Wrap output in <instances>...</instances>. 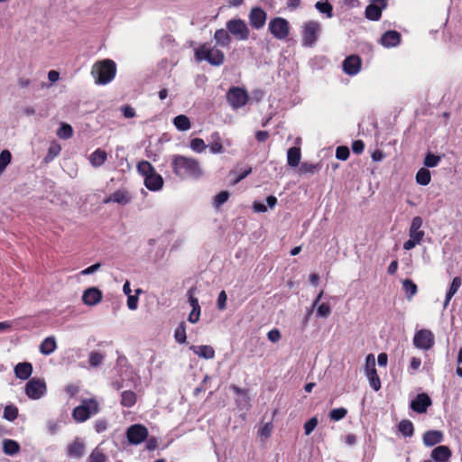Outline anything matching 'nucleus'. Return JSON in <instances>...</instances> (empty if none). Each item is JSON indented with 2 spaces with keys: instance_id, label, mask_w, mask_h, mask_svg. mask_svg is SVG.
Wrapping results in <instances>:
<instances>
[{
  "instance_id": "f257e3e1",
  "label": "nucleus",
  "mask_w": 462,
  "mask_h": 462,
  "mask_svg": "<svg viewBox=\"0 0 462 462\" xmlns=\"http://www.w3.org/2000/svg\"><path fill=\"white\" fill-rule=\"evenodd\" d=\"M171 167L174 174L180 179H199L202 175L199 162L183 155H172Z\"/></svg>"
},
{
  "instance_id": "f03ea898",
  "label": "nucleus",
  "mask_w": 462,
  "mask_h": 462,
  "mask_svg": "<svg viewBox=\"0 0 462 462\" xmlns=\"http://www.w3.org/2000/svg\"><path fill=\"white\" fill-rule=\"evenodd\" d=\"M116 73V65L112 60H102L94 63L91 74L98 85H106L112 81Z\"/></svg>"
},
{
  "instance_id": "7ed1b4c3",
  "label": "nucleus",
  "mask_w": 462,
  "mask_h": 462,
  "mask_svg": "<svg viewBox=\"0 0 462 462\" xmlns=\"http://www.w3.org/2000/svg\"><path fill=\"white\" fill-rule=\"evenodd\" d=\"M138 172L144 179L145 187L152 190H160L163 186L162 177L156 172L154 167L147 161H142L137 164Z\"/></svg>"
},
{
  "instance_id": "20e7f679",
  "label": "nucleus",
  "mask_w": 462,
  "mask_h": 462,
  "mask_svg": "<svg viewBox=\"0 0 462 462\" xmlns=\"http://www.w3.org/2000/svg\"><path fill=\"white\" fill-rule=\"evenodd\" d=\"M195 59L199 62L206 60L212 66H220L224 63L225 55L220 50L204 43L195 50Z\"/></svg>"
},
{
  "instance_id": "39448f33",
  "label": "nucleus",
  "mask_w": 462,
  "mask_h": 462,
  "mask_svg": "<svg viewBox=\"0 0 462 462\" xmlns=\"http://www.w3.org/2000/svg\"><path fill=\"white\" fill-rule=\"evenodd\" d=\"M97 411L98 403L96 400H84L79 406L73 410L72 416L78 422H83L91 415L97 413Z\"/></svg>"
},
{
  "instance_id": "423d86ee",
  "label": "nucleus",
  "mask_w": 462,
  "mask_h": 462,
  "mask_svg": "<svg viewBox=\"0 0 462 462\" xmlns=\"http://www.w3.org/2000/svg\"><path fill=\"white\" fill-rule=\"evenodd\" d=\"M321 32L320 23L317 21H309L302 26V44L306 47L315 45Z\"/></svg>"
},
{
  "instance_id": "0eeeda50",
  "label": "nucleus",
  "mask_w": 462,
  "mask_h": 462,
  "mask_svg": "<svg viewBox=\"0 0 462 462\" xmlns=\"http://www.w3.org/2000/svg\"><path fill=\"white\" fill-rule=\"evenodd\" d=\"M226 99L232 108L238 109L245 106L249 100V95L243 88L232 87L226 93Z\"/></svg>"
},
{
  "instance_id": "6e6552de",
  "label": "nucleus",
  "mask_w": 462,
  "mask_h": 462,
  "mask_svg": "<svg viewBox=\"0 0 462 462\" xmlns=\"http://www.w3.org/2000/svg\"><path fill=\"white\" fill-rule=\"evenodd\" d=\"M228 32L238 41H245L249 38V28L245 21L232 19L226 23Z\"/></svg>"
},
{
  "instance_id": "1a4fd4ad",
  "label": "nucleus",
  "mask_w": 462,
  "mask_h": 462,
  "mask_svg": "<svg viewBox=\"0 0 462 462\" xmlns=\"http://www.w3.org/2000/svg\"><path fill=\"white\" fill-rule=\"evenodd\" d=\"M270 32L279 40L285 39L290 32L289 23L281 17H276L269 23Z\"/></svg>"
},
{
  "instance_id": "9d476101",
  "label": "nucleus",
  "mask_w": 462,
  "mask_h": 462,
  "mask_svg": "<svg viewBox=\"0 0 462 462\" xmlns=\"http://www.w3.org/2000/svg\"><path fill=\"white\" fill-rule=\"evenodd\" d=\"M434 342V335L429 329L417 331L413 337V345L419 349L429 350L433 346Z\"/></svg>"
},
{
  "instance_id": "9b49d317",
  "label": "nucleus",
  "mask_w": 462,
  "mask_h": 462,
  "mask_svg": "<svg viewBox=\"0 0 462 462\" xmlns=\"http://www.w3.org/2000/svg\"><path fill=\"white\" fill-rule=\"evenodd\" d=\"M126 437L129 443L138 445L148 437V430L143 425L134 424L127 429Z\"/></svg>"
},
{
  "instance_id": "f8f14e48",
  "label": "nucleus",
  "mask_w": 462,
  "mask_h": 462,
  "mask_svg": "<svg viewBox=\"0 0 462 462\" xmlns=\"http://www.w3.org/2000/svg\"><path fill=\"white\" fill-rule=\"evenodd\" d=\"M386 5L387 0H371V4L365 8V17L371 21H378Z\"/></svg>"
},
{
  "instance_id": "ddd939ff",
  "label": "nucleus",
  "mask_w": 462,
  "mask_h": 462,
  "mask_svg": "<svg viewBox=\"0 0 462 462\" xmlns=\"http://www.w3.org/2000/svg\"><path fill=\"white\" fill-rule=\"evenodd\" d=\"M194 291H195V288H190L188 291L189 303L192 308V310L188 317V320L192 324H195L199 320L200 312H201L199 300L196 297H194Z\"/></svg>"
},
{
  "instance_id": "4468645a",
  "label": "nucleus",
  "mask_w": 462,
  "mask_h": 462,
  "mask_svg": "<svg viewBox=\"0 0 462 462\" xmlns=\"http://www.w3.org/2000/svg\"><path fill=\"white\" fill-rule=\"evenodd\" d=\"M103 292L97 287H90L84 291L82 301L87 306H96L102 301Z\"/></svg>"
},
{
  "instance_id": "2eb2a0df",
  "label": "nucleus",
  "mask_w": 462,
  "mask_h": 462,
  "mask_svg": "<svg viewBox=\"0 0 462 462\" xmlns=\"http://www.w3.org/2000/svg\"><path fill=\"white\" fill-rule=\"evenodd\" d=\"M266 18V13L260 7L252 8L249 14L250 24L256 30H259L264 26Z\"/></svg>"
},
{
  "instance_id": "dca6fc26",
  "label": "nucleus",
  "mask_w": 462,
  "mask_h": 462,
  "mask_svg": "<svg viewBox=\"0 0 462 462\" xmlns=\"http://www.w3.org/2000/svg\"><path fill=\"white\" fill-rule=\"evenodd\" d=\"M361 59L356 55H350L343 61V70L346 74L354 76L360 71Z\"/></svg>"
},
{
  "instance_id": "f3484780",
  "label": "nucleus",
  "mask_w": 462,
  "mask_h": 462,
  "mask_svg": "<svg viewBox=\"0 0 462 462\" xmlns=\"http://www.w3.org/2000/svg\"><path fill=\"white\" fill-rule=\"evenodd\" d=\"M430 405L431 400L426 393L418 394L416 398L411 402V408L418 413L426 412L428 407Z\"/></svg>"
},
{
  "instance_id": "a211bd4d",
  "label": "nucleus",
  "mask_w": 462,
  "mask_h": 462,
  "mask_svg": "<svg viewBox=\"0 0 462 462\" xmlns=\"http://www.w3.org/2000/svg\"><path fill=\"white\" fill-rule=\"evenodd\" d=\"M47 392L46 383L43 379L31 378V399H40Z\"/></svg>"
},
{
  "instance_id": "6ab92c4d",
  "label": "nucleus",
  "mask_w": 462,
  "mask_h": 462,
  "mask_svg": "<svg viewBox=\"0 0 462 462\" xmlns=\"http://www.w3.org/2000/svg\"><path fill=\"white\" fill-rule=\"evenodd\" d=\"M401 34L396 31H387L380 40V43L385 48L396 47L401 43Z\"/></svg>"
},
{
  "instance_id": "aec40b11",
  "label": "nucleus",
  "mask_w": 462,
  "mask_h": 462,
  "mask_svg": "<svg viewBox=\"0 0 462 462\" xmlns=\"http://www.w3.org/2000/svg\"><path fill=\"white\" fill-rule=\"evenodd\" d=\"M451 455V450L448 446H438L437 448L432 449L430 453V457L435 462H448Z\"/></svg>"
},
{
  "instance_id": "412c9836",
  "label": "nucleus",
  "mask_w": 462,
  "mask_h": 462,
  "mask_svg": "<svg viewBox=\"0 0 462 462\" xmlns=\"http://www.w3.org/2000/svg\"><path fill=\"white\" fill-rule=\"evenodd\" d=\"M84 451L85 445L83 441L79 438L75 439V440L67 448L68 456L74 458L81 457L84 455Z\"/></svg>"
},
{
  "instance_id": "4be33fe9",
  "label": "nucleus",
  "mask_w": 462,
  "mask_h": 462,
  "mask_svg": "<svg viewBox=\"0 0 462 462\" xmlns=\"http://www.w3.org/2000/svg\"><path fill=\"white\" fill-rule=\"evenodd\" d=\"M443 440V433L440 430H428L423 435V444L426 447H432Z\"/></svg>"
},
{
  "instance_id": "5701e85b",
  "label": "nucleus",
  "mask_w": 462,
  "mask_h": 462,
  "mask_svg": "<svg viewBox=\"0 0 462 462\" xmlns=\"http://www.w3.org/2000/svg\"><path fill=\"white\" fill-rule=\"evenodd\" d=\"M57 348V342L54 336L47 337L42 340L39 346V350L41 354L44 356H49L52 354Z\"/></svg>"
},
{
  "instance_id": "b1692460",
  "label": "nucleus",
  "mask_w": 462,
  "mask_h": 462,
  "mask_svg": "<svg viewBox=\"0 0 462 462\" xmlns=\"http://www.w3.org/2000/svg\"><path fill=\"white\" fill-rule=\"evenodd\" d=\"M190 350L199 357L205 359H212L215 356V350L210 346H191Z\"/></svg>"
},
{
  "instance_id": "393cba45",
  "label": "nucleus",
  "mask_w": 462,
  "mask_h": 462,
  "mask_svg": "<svg viewBox=\"0 0 462 462\" xmlns=\"http://www.w3.org/2000/svg\"><path fill=\"white\" fill-rule=\"evenodd\" d=\"M462 280L460 277H455L449 286L448 291L446 293V298L444 300L443 307L446 309L451 300L452 297L457 292L458 289L461 287Z\"/></svg>"
},
{
  "instance_id": "a878e982",
  "label": "nucleus",
  "mask_w": 462,
  "mask_h": 462,
  "mask_svg": "<svg viewBox=\"0 0 462 462\" xmlns=\"http://www.w3.org/2000/svg\"><path fill=\"white\" fill-rule=\"evenodd\" d=\"M106 159V152L101 149H97L89 156V162L94 167H99L103 165Z\"/></svg>"
},
{
  "instance_id": "bb28decb",
  "label": "nucleus",
  "mask_w": 462,
  "mask_h": 462,
  "mask_svg": "<svg viewBox=\"0 0 462 462\" xmlns=\"http://www.w3.org/2000/svg\"><path fill=\"white\" fill-rule=\"evenodd\" d=\"M300 149L299 147H291L287 152V162L291 167H296L300 161Z\"/></svg>"
},
{
  "instance_id": "cd10ccee",
  "label": "nucleus",
  "mask_w": 462,
  "mask_h": 462,
  "mask_svg": "<svg viewBox=\"0 0 462 462\" xmlns=\"http://www.w3.org/2000/svg\"><path fill=\"white\" fill-rule=\"evenodd\" d=\"M211 142L208 144L209 150L212 153H222L224 152V148L221 143V138L217 132H215L211 134Z\"/></svg>"
},
{
  "instance_id": "c85d7f7f",
  "label": "nucleus",
  "mask_w": 462,
  "mask_h": 462,
  "mask_svg": "<svg viewBox=\"0 0 462 462\" xmlns=\"http://www.w3.org/2000/svg\"><path fill=\"white\" fill-rule=\"evenodd\" d=\"M20 450V445L13 439H5L3 441V451L5 455L14 456Z\"/></svg>"
},
{
  "instance_id": "c756f323",
  "label": "nucleus",
  "mask_w": 462,
  "mask_h": 462,
  "mask_svg": "<svg viewBox=\"0 0 462 462\" xmlns=\"http://www.w3.org/2000/svg\"><path fill=\"white\" fill-rule=\"evenodd\" d=\"M214 39L216 40L217 43L222 47H228L231 42V38L228 34V32L224 29L217 30L214 35Z\"/></svg>"
},
{
  "instance_id": "7c9ffc66",
  "label": "nucleus",
  "mask_w": 462,
  "mask_h": 462,
  "mask_svg": "<svg viewBox=\"0 0 462 462\" xmlns=\"http://www.w3.org/2000/svg\"><path fill=\"white\" fill-rule=\"evenodd\" d=\"M136 394L133 391H124L121 393V404L124 407H133L136 402Z\"/></svg>"
},
{
  "instance_id": "2f4dec72",
  "label": "nucleus",
  "mask_w": 462,
  "mask_h": 462,
  "mask_svg": "<svg viewBox=\"0 0 462 462\" xmlns=\"http://www.w3.org/2000/svg\"><path fill=\"white\" fill-rule=\"evenodd\" d=\"M366 377L369 381L370 386L375 391L381 388V381L377 374L376 369L365 370Z\"/></svg>"
},
{
  "instance_id": "473e14b6",
  "label": "nucleus",
  "mask_w": 462,
  "mask_h": 462,
  "mask_svg": "<svg viewBox=\"0 0 462 462\" xmlns=\"http://www.w3.org/2000/svg\"><path fill=\"white\" fill-rule=\"evenodd\" d=\"M129 197L125 191L116 190L114 192L106 202H116L118 204L125 205L129 202Z\"/></svg>"
},
{
  "instance_id": "72a5a7b5",
  "label": "nucleus",
  "mask_w": 462,
  "mask_h": 462,
  "mask_svg": "<svg viewBox=\"0 0 462 462\" xmlns=\"http://www.w3.org/2000/svg\"><path fill=\"white\" fill-rule=\"evenodd\" d=\"M173 124L180 131H187L190 128V121L185 115H180L174 117Z\"/></svg>"
},
{
  "instance_id": "f704fd0d",
  "label": "nucleus",
  "mask_w": 462,
  "mask_h": 462,
  "mask_svg": "<svg viewBox=\"0 0 462 462\" xmlns=\"http://www.w3.org/2000/svg\"><path fill=\"white\" fill-rule=\"evenodd\" d=\"M431 180L430 171L427 168H420L416 173V181L418 184L426 186Z\"/></svg>"
},
{
  "instance_id": "c9c22d12",
  "label": "nucleus",
  "mask_w": 462,
  "mask_h": 462,
  "mask_svg": "<svg viewBox=\"0 0 462 462\" xmlns=\"http://www.w3.org/2000/svg\"><path fill=\"white\" fill-rule=\"evenodd\" d=\"M398 430L404 437H411L414 433L413 424L409 420H401L398 425Z\"/></svg>"
},
{
  "instance_id": "e433bc0d",
  "label": "nucleus",
  "mask_w": 462,
  "mask_h": 462,
  "mask_svg": "<svg viewBox=\"0 0 462 462\" xmlns=\"http://www.w3.org/2000/svg\"><path fill=\"white\" fill-rule=\"evenodd\" d=\"M402 288L405 291L406 298L411 300V298L417 293V285L410 279H406L402 282Z\"/></svg>"
},
{
  "instance_id": "4c0bfd02",
  "label": "nucleus",
  "mask_w": 462,
  "mask_h": 462,
  "mask_svg": "<svg viewBox=\"0 0 462 462\" xmlns=\"http://www.w3.org/2000/svg\"><path fill=\"white\" fill-rule=\"evenodd\" d=\"M315 7L319 13L325 14L328 18L333 16V6L328 3V0L318 1L315 5Z\"/></svg>"
},
{
  "instance_id": "58836bf2",
  "label": "nucleus",
  "mask_w": 462,
  "mask_h": 462,
  "mask_svg": "<svg viewBox=\"0 0 462 462\" xmlns=\"http://www.w3.org/2000/svg\"><path fill=\"white\" fill-rule=\"evenodd\" d=\"M105 354L97 351H92L89 353L88 357V363L91 367H97L99 366L104 359H105Z\"/></svg>"
},
{
  "instance_id": "ea45409f",
  "label": "nucleus",
  "mask_w": 462,
  "mask_h": 462,
  "mask_svg": "<svg viewBox=\"0 0 462 462\" xmlns=\"http://www.w3.org/2000/svg\"><path fill=\"white\" fill-rule=\"evenodd\" d=\"M15 375L20 378L26 380L29 378V363L23 362L18 364L14 368Z\"/></svg>"
},
{
  "instance_id": "a19ab883",
  "label": "nucleus",
  "mask_w": 462,
  "mask_h": 462,
  "mask_svg": "<svg viewBox=\"0 0 462 462\" xmlns=\"http://www.w3.org/2000/svg\"><path fill=\"white\" fill-rule=\"evenodd\" d=\"M57 135L61 139H69L73 135V128L70 125L63 123L57 131Z\"/></svg>"
},
{
  "instance_id": "79ce46f5",
  "label": "nucleus",
  "mask_w": 462,
  "mask_h": 462,
  "mask_svg": "<svg viewBox=\"0 0 462 462\" xmlns=\"http://www.w3.org/2000/svg\"><path fill=\"white\" fill-rule=\"evenodd\" d=\"M174 338L175 340L180 343L183 344L186 342L187 336H186V325L184 322H181L175 329L174 331Z\"/></svg>"
},
{
  "instance_id": "37998d69",
  "label": "nucleus",
  "mask_w": 462,
  "mask_h": 462,
  "mask_svg": "<svg viewBox=\"0 0 462 462\" xmlns=\"http://www.w3.org/2000/svg\"><path fill=\"white\" fill-rule=\"evenodd\" d=\"M60 150L61 148L60 144L52 143L49 147L48 153L44 158V162L46 163L51 162L56 156L60 154Z\"/></svg>"
},
{
  "instance_id": "c03bdc74",
  "label": "nucleus",
  "mask_w": 462,
  "mask_h": 462,
  "mask_svg": "<svg viewBox=\"0 0 462 462\" xmlns=\"http://www.w3.org/2000/svg\"><path fill=\"white\" fill-rule=\"evenodd\" d=\"M12 155L8 150H4L0 153V175L5 171L7 165L11 162Z\"/></svg>"
},
{
  "instance_id": "a18cd8bd",
  "label": "nucleus",
  "mask_w": 462,
  "mask_h": 462,
  "mask_svg": "<svg viewBox=\"0 0 462 462\" xmlns=\"http://www.w3.org/2000/svg\"><path fill=\"white\" fill-rule=\"evenodd\" d=\"M440 161L441 157L439 155L428 152L424 158V165L428 168H433L438 166Z\"/></svg>"
},
{
  "instance_id": "49530a36",
  "label": "nucleus",
  "mask_w": 462,
  "mask_h": 462,
  "mask_svg": "<svg viewBox=\"0 0 462 462\" xmlns=\"http://www.w3.org/2000/svg\"><path fill=\"white\" fill-rule=\"evenodd\" d=\"M18 415V410L14 405H7L4 411V418L9 421H13Z\"/></svg>"
},
{
  "instance_id": "de8ad7c7",
  "label": "nucleus",
  "mask_w": 462,
  "mask_h": 462,
  "mask_svg": "<svg viewBox=\"0 0 462 462\" xmlns=\"http://www.w3.org/2000/svg\"><path fill=\"white\" fill-rule=\"evenodd\" d=\"M346 413H347V411H346V409H345V408L333 409V410L329 412V418H330L332 420L337 421V420H342L343 418H345V416L346 415Z\"/></svg>"
},
{
  "instance_id": "09e8293b",
  "label": "nucleus",
  "mask_w": 462,
  "mask_h": 462,
  "mask_svg": "<svg viewBox=\"0 0 462 462\" xmlns=\"http://www.w3.org/2000/svg\"><path fill=\"white\" fill-rule=\"evenodd\" d=\"M190 148L194 152H202L207 148V145L202 139L194 138L190 141Z\"/></svg>"
},
{
  "instance_id": "8fccbe9b",
  "label": "nucleus",
  "mask_w": 462,
  "mask_h": 462,
  "mask_svg": "<svg viewBox=\"0 0 462 462\" xmlns=\"http://www.w3.org/2000/svg\"><path fill=\"white\" fill-rule=\"evenodd\" d=\"M425 236V232L420 229L410 228L409 236L415 242L421 243Z\"/></svg>"
},
{
  "instance_id": "3c124183",
  "label": "nucleus",
  "mask_w": 462,
  "mask_h": 462,
  "mask_svg": "<svg viewBox=\"0 0 462 462\" xmlns=\"http://www.w3.org/2000/svg\"><path fill=\"white\" fill-rule=\"evenodd\" d=\"M89 462H106V457L97 448L94 449L88 457Z\"/></svg>"
},
{
  "instance_id": "603ef678",
  "label": "nucleus",
  "mask_w": 462,
  "mask_h": 462,
  "mask_svg": "<svg viewBox=\"0 0 462 462\" xmlns=\"http://www.w3.org/2000/svg\"><path fill=\"white\" fill-rule=\"evenodd\" d=\"M331 314V308L328 303H322L317 309V315L320 318H328Z\"/></svg>"
},
{
  "instance_id": "864d4df0",
  "label": "nucleus",
  "mask_w": 462,
  "mask_h": 462,
  "mask_svg": "<svg viewBox=\"0 0 462 462\" xmlns=\"http://www.w3.org/2000/svg\"><path fill=\"white\" fill-rule=\"evenodd\" d=\"M350 155L349 149L346 146H338L336 150V157L338 160L346 161Z\"/></svg>"
},
{
  "instance_id": "5fc2aeb1",
  "label": "nucleus",
  "mask_w": 462,
  "mask_h": 462,
  "mask_svg": "<svg viewBox=\"0 0 462 462\" xmlns=\"http://www.w3.org/2000/svg\"><path fill=\"white\" fill-rule=\"evenodd\" d=\"M141 290H136V294L140 293ZM138 306V296L137 295H128L127 296V307L131 310H134Z\"/></svg>"
},
{
  "instance_id": "6e6d98bb",
  "label": "nucleus",
  "mask_w": 462,
  "mask_h": 462,
  "mask_svg": "<svg viewBox=\"0 0 462 462\" xmlns=\"http://www.w3.org/2000/svg\"><path fill=\"white\" fill-rule=\"evenodd\" d=\"M318 419L317 417L310 418L307 422L304 424V430L306 435H310L317 427L318 425Z\"/></svg>"
},
{
  "instance_id": "4d7b16f0",
  "label": "nucleus",
  "mask_w": 462,
  "mask_h": 462,
  "mask_svg": "<svg viewBox=\"0 0 462 462\" xmlns=\"http://www.w3.org/2000/svg\"><path fill=\"white\" fill-rule=\"evenodd\" d=\"M229 198V193L227 191H221L216 197L214 200V205L216 208L223 205Z\"/></svg>"
},
{
  "instance_id": "13d9d810",
  "label": "nucleus",
  "mask_w": 462,
  "mask_h": 462,
  "mask_svg": "<svg viewBox=\"0 0 462 462\" xmlns=\"http://www.w3.org/2000/svg\"><path fill=\"white\" fill-rule=\"evenodd\" d=\"M227 296L225 291H221L217 297V305L218 310H223L226 306Z\"/></svg>"
},
{
  "instance_id": "bf43d9fd",
  "label": "nucleus",
  "mask_w": 462,
  "mask_h": 462,
  "mask_svg": "<svg viewBox=\"0 0 462 462\" xmlns=\"http://www.w3.org/2000/svg\"><path fill=\"white\" fill-rule=\"evenodd\" d=\"M273 426L271 423L264 424L258 431L261 437L268 438L271 435Z\"/></svg>"
},
{
  "instance_id": "052dcab7",
  "label": "nucleus",
  "mask_w": 462,
  "mask_h": 462,
  "mask_svg": "<svg viewBox=\"0 0 462 462\" xmlns=\"http://www.w3.org/2000/svg\"><path fill=\"white\" fill-rule=\"evenodd\" d=\"M267 337L271 342H278L281 339V332L274 328L268 332Z\"/></svg>"
},
{
  "instance_id": "680f3d73",
  "label": "nucleus",
  "mask_w": 462,
  "mask_h": 462,
  "mask_svg": "<svg viewBox=\"0 0 462 462\" xmlns=\"http://www.w3.org/2000/svg\"><path fill=\"white\" fill-rule=\"evenodd\" d=\"M101 267V264L99 263H97L84 270H82L80 272V275H88V274H92L94 273H96L97 271H98Z\"/></svg>"
},
{
  "instance_id": "e2e57ef3",
  "label": "nucleus",
  "mask_w": 462,
  "mask_h": 462,
  "mask_svg": "<svg viewBox=\"0 0 462 462\" xmlns=\"http://www.w3.org/2000/svg\"><path fill=\"white\" fill-rule=\"evenodd\" d=\"M365 149V143L361 140H356L353 142L352 143V150L355 153L359 154L361 153Z\"/></svg>"
},
{
  "instance_id": "0e129e2a",
  "label": "nucleus",
  "mask_w": 462,
  "mask_h": 462,
  "mask_svg": "<svg viewBox=\"0 0 462 462\" xmlns=\"http://www.w3.org/2000/svg\"><path fill=\"white\" fill-rule=\"evenodd\" d=\"M318 169V165L312 163L303 162L300 166V171L302 172H315Z\"/></svg>"
},
{
  "instance_id": "69168bd1",
  "label": "nucleus",
  "mask_w": 462,
  "mask_h": 462,
  "mask_svg": "<svg viewBox=\"0 0 462 462\" xmlns=\"http://www.w3.org/2000/svg\"><path fill=\"white\" fill-rule=\"evenodd\" d=\"M375 369V359L373 354H369L365 359V370Z\"/></svg>"
},
{
  "instance_id": "338daca9",
  "label": "nucleus",
  "mask_w": 462,
  "mask_h": 462,
  "mask_svg": "<svg viewBox=\"0 0 462 462\" xmlns=\"http://www.w3.org/2000/svg\"><path fill=\"white\" fill-rule=\"evenodd\" d=\"M252 172V168L247 167L233 181V184L236 185L239 183L242 180H244L247 175H249Z\"/></svg>"
},
{
  "instance_id": "774afa93",
  "label": "nucleus",
  "mask_w": 462,
  "mask_h": 462,
  "mask_svg": "<svg viewBox=\"0 0 462 462\" xmlns=\"http://www.w3.org/2000/svg\"><path fill=\"white\" fill-rule=\"evenodd\" d=\"M123 114L126 118H133L135 116V111L130 106H125L122 107Z\"/></svg>"
}]
</instances>
